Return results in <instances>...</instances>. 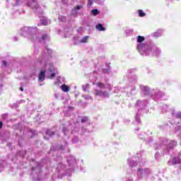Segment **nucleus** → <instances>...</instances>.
<instances>
[{"label": "nucleus", "mask_w": 181, "mask_h": 181, "mask_svg": "<svg viewBox=\"0 0 181 181\" xmlns=\"http://www.w3.org/2000/svg\"><path fill=\"white\" fill-rule=\"evenodd\" d=\"M45 77H46V71L45 70L41 71L39 74L38 80L40 81H44Z\"/></svg>", "instance_id": "nucleus-1"}, {"label": "nucleus", "mask_w": 181, "mask_h": 181, "mask_svg": "<svg viewBox=\"0 0 181 181\" xmlns=\"http://www.w3.org/2000/svg\"><path fill=\"white\" fill-rule=\"evenodd\" d=\"M61 88L64 93H69V91H70V87L66 84L62 85Z\"/></svg>", "instance_id": "nucleus-2"}, {"label": "nucleus", "mask_w": 181, "mask_h": 181, "mask_svg": "<svg viewBox=\"0 0 181 181\" xmlns=\"http://www.w3.org/2000/svg\"><path fill=\"white\" fill-rule=\"evenodd\" d=\"M96 29L100 32H104V30H105V28H104V26H103V24L101 23L96 25Z\"/></svg>", "instance_id": "nucleus-3"}, {"label": "nucleus", "mask_w": 181, "mask_h": 181, "mask_svg": "<svg viewBox=\"0 0 181 181\" xmlns=\"http://www.w3.org/2000/svg\"><path fill=\"white\" fill-rule=\"evenodd\" d=\"M107 94V92H103L101 90H99L98 89H96L95 90V95H105Z\"/></svg>", "instance_id": "nucleus-4"}, {"label": "nucleus", "mask_w": 181, "mask_h": 181, "mask_svg": "<svg viewBox=\"0 0 181 181\" xmlns=\"http://www.w3.org/2000/svg\"><path fill=\"white\" fill-rule=\"evenodd\" d=\"M144 40H145V37H142L141 35H139L137 37V42H138V43H142V42H144Z\"/></svg>", "instance_id": "nucleus-5"}, {"label": "nucleus", "mask_w": 181, "mask_h": 181, "mask_svg": "<svg viewBox=\"0 0 181 181\" xmlns=\"http://www.w3.org/2000/svg\"><path fill=\"white\" fill-rule=\"evenodd\" d=\"M88 40V36H85L83 37L81 40V43H87V41Z\"/></svg>", "instance_id": "nucleus-6"}, {"label": "nucleus", "mask_w": 181, "mask_h": 181, "mask_svg": "<svg viewBox=\"0 0 181 181\" xmlns=\"http://www.w3.org/2000/svg\"><path fill=\"white\" fill-rule=\"evenodd\" d=\"M33 4H34V6H33L32 4L30 5L31 8H35V9H37V8H39V5L37 4V3L36 1H33Z\"/></svg>", "instance_id": "nucleus-7"}, {"label": "nucleus", "mask_w": 181, "mask_h": 181, "mask_svg": "<svg viewBox=\"0 0 181 181\" xmlns=\"http://www.w3.org/2000/svg\"><path fill=\"white\" fill-rule=\"evenodd\" d=\"M41 25H43L44 26H47V20L42 19L41 20Z\"/></svg>", "instance_id": "nucleus-8"}, {"label": "nucleus", "mask_w": 181, "mask_h": 181, "mask_svg": "<svg viewBox=\"0 0 181 181\" xmlns=\"http://www.w3.org/2000/svg\"><path fill=\"white\" fill-rule=\"evenodd\" d=\"M93 4H94V2L92 0H88L87 4L88 8H91V6H93Z\"/></svg>", "instance_id": "nucleus-9"}, {"label": "nucleus", "mask_w": 181, "mask_h": 181, "mask_svg": "<svg viewBox=\"0 0 181 181\" xmlns=\"http://www.w3.org/2000/svg\"><path fill=\"white\" fill-rule=\"evenodd\" d=\"M98 87H99V88H105V85L101 82H99L98 83Z\"/></svg>", "instance_id": "nucleus-10"}, {"label": "nucleus", "mask_w": 181, "mask_h": 181, "mask_svg": "<svg viewBox=\"0 0 181 181\" xmlns=\"http://www.w3.org/2000/svg\"><path fill=\"white\" fill-rule=\"evenodd\" d=\"M139 16L143 18V16H145V12L142 10H139Z\"/></svg>", "instance_id": "nucleus-11"}, {"label": "nucleus", "mask_w": 181, "mask_h": 181, "mask_svg": "<svg viewBox=\"0 0 181 181\" xmlns=\"http://www.w3.org/2000/svg\"><path fill=\"white\" fill-rule=\"evenodd\" d=\"M91 13L94 15V16H96V15H98V10L93 9L91 11Z\"/></svg>", "instance_id": "nucleus-12"}, {"label": "nucleus", "mask_w": 181, "mask_h": 181, "mask_svg": "<svg viewBox=\"0 0 181 181\" xmlns=\"http://www.w3.org/2000/svg\"><path fill=\"white\" fill-rule=\"evenodd\" d=\"M142 47H145V44L142 43V44H139L137 47L138 50H141V49H142Z\"/></svg>", "instance_id": "nucleus-13"}, {"label": "nucleus", "mask_w": 181, "mask_h": 181, "mask_svg": "<svg viewBox=\"0 0 181 181\" xmlns=\"http://www.w3.org/2000/svg\"><path fill=\"white\" fill-rule=\"evenodd\" d=\"M87 121H88V117H83L81 119V123L82 124H84V122H87Z\"/></svg>", "instance_id": "nucleus-14"}, {"label": "nucleus", "mask_w": 181, "mask_h": 181, "mask_svg": "<svg viewBox=\"0 0 181 181\" xmlns=\"http://www.w3.org/2000/svg\"><path fill=\"white\" fill-rule=\"evenodd\" d=\"M69 132V129L67 127H63L62 128V132H64V135H66V133Z\"/></svg>", "instance_id": "nucleus-15"}, {"label": "nucleus", "mask_w": 181, "mask_h": 181, "mask_svg": "<svg viewBox=\"0 0 181 181\" xmlns=\"http://www.w3.org/2000/svg\"><path fill=\"white\" fill-rule=\"evenodd\" d=\"M42 40H45L47 39V35H43L42 37Z\"/></svg>", "instance_id": "nucleus-16"}, {"label": "nucleus", "mask_w": 181, "mask_h": 181, "mask_svg": "<svg viewBox=\"0 0 181 181\" xmlns=\"http://www.w3.org/2000/svg\"><path fill=\"white\" fill-rule=\"evenodd\" d=\"M54 77H56V74L52 73V74H51V76H49V78H54Z\"/></svg>", "instance_id": "nucleus-17"}, {"label": "nucleus", "mask_w": 181, "mask_h": 181, "mask_svg": "<svg viewBox=\"0 0 181 181\" xmlns=\"http://www.w3.org/2000/svg\"><path fill=\"white\" fill-rule=\"evenodd\" d=\"M82 6H76V9H77L78 11L81 9Z\"/></svg>", "instance_id": "nucleus-18"}, {"label": "nucleus", "mask_w": 181, "mask_h": 181, "mask_svg": "<svg viewBox=\"0 0 181 181\" xmlns=\"http://www.w3.org/2000/svg\"><path fill=\"white\" fill-rule=\"evenodd\" d=\"M3 65L5 66H8V62H6V61H3Z\"/></svg>", "instance_id": "nucleus-19"}, {"label": "nucleus", "mask_w": 181, "mask_h": 181, "mask_svg": "<svg viewBox=\"0 0 181 181\" xmlns=\"http://www.w3.org/2000/svg\"><path fill=\"white\" fill-rule=\"evenodd\" d=\"M4 127V123L0 121V129Z\"/></svg>", "instance_id": "nucleus-20"}, {"label": "nucleus", "mask_w": 181, "mask_h": 181, "mask_svg": "<svg viewBox=\"0 0 181 181\" xmlns=\"http://www.w3.org/2000/svg\"><path fill=\"white\" fill-rule=\"evenodd\" d=\"M47 135H52V134H50V130H47Z\"/></svg>", "instance_id": "nucleus-21"}, {"label": "nucleus", "mask_w": 181, "mask_h": 181, "mask_svg": "<svg viewBox=\"0 0 181 181\" xmlns=\"http://www.w3.org/2000/svg\"><path fill=\"white\" fill-rule=\"evenodd\" d=\"M21 91H23V88L22 87L20 88Z\"/></svg>", "instance_id": "nucleus-22"}, {"label": "nucleus", "mask_w": 181, "mask_h": 181, "mask_svg": "<svg viewBox=\"0 0 181 181\" xmlns=\"http://www.w3.org/2000/svg\"><path fill=\"white\" fill-rule=\"evenodd\" d=\"M141 168H139V169H138V171H139V172H141Z\"/></svg>", "instance_id": "nucleus-23"}, {"label": "nucleus", "mask_w": 181, "mask_h": 181, "mask_svg": "<svg viewBox=\"0 0 181 181\" xmlns=\"http://www.w3.org/2000/svg\"><path fill=\"white\" fill-rule=\"evenodd\" d=\"M52 135H54V132H53L52 133Z\"/></svg>", "instance_id": "nucleus-24"}, {"label": "nucleus", "mask_w": 181, "mask_h": 181, "mask_svg": "<svg viewBox=\"0 0 181 181\" xmlns=\"http://www.w3.org/2000/svg\"><path fill=\"white\" fill-rule=\"evenodd\" d=\"M144 88H145V90H146V88H147V87H145Z\"/></svg>", "instance_id": "nucleus-25"}]
</instances>
